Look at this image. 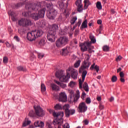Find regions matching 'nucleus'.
Here are the masks:
<instances>
[{"instance_id": "1", "label": "nucleus", "mask_w": 128, "mask_h": 128, "mask_svg": "<svg viewBox=\"0 0 128 128\" xmlns=\"http://www.w3.org/2000/svg\"><path fill=\"white\" fill-rule=\"evenodd\" d=\"M43 6H46L49 10L47 12L46 16L50 20H54L58 14V11L54 8V4L52 2H43Z\"/></svg>"}, {"instance_id": "2", "label": "nucleus", "mask_w": 128, "mask_h": 128, "mask_svg": "<svg viewBox=\"0 0 128 128\" xmlns=\"http://www.w3.org/2000/svg\"><path fill=\"white\" fill-rule=\"evenodd\" d=\"M66 72L67 74L66 75V76L64 77V78H66V80H64L63 82H68V80L70 78V76L72 78H74V80H76V78H78V70H76L73 68H68L66 70Z\"/></svg>"}, {"instance_id": "3", "label": "nucleus", "mask_w": 128, "mask_h": 128, "mask_svg": "<svg viewBox=\"0 0 128 128\" xmlns=\"http://www.w3.org/2000/svg\"><path fill=\"white\" fill-rule=\"evenodd\" d=\"M42 6V4L40 2H37L36 3L28 4H26V8L30 10H32L34 12L38 10V9Z\"/></svg>"}, {"instance_id": "4", "label": "nucleus", "mask_w": 128, "mask_h": 128, "mask_svg": "<svg viewBox=\"0 0 128 128\" xmlns=\"http://www.w3.org/2000/svg\"><path fill=\"white\" fill-rule=\"evenodd\" d=\"M68 42V38L66 36H62L60 37L56 41V46L57 48H62V46H66Z\"/></svg>"}, {"instance_id": "5", "label": "nucleus", "mask_w": 128, "mask_h": 128, "mask_svg": "<svg viewBox=\"0 0 128 128\" xmlns=\"http://www.w3.org/2000/svg\"><path fill=\"white\" fill-rule=\"evenodd\" d=\"M68 92L69 98L70 100L74 102H78V100L80 98V91H76V95H74V92L72 90H69Z\"/></svg>"}, {"instance_id": "6", "label": "nucleus", "mask_w": 128, "mask_h": 128, "mask_svg": "<svg viewBox=\"0 0 128 128\" xmlns=\"http://www.w3.org/2000/svg\"><path fill=\"white\" fill-rule=\"evenodd\" d=\"M34 108L36 116H39L40 118H42L43 116H44L46 112H44V110H43L42 107H40V106H34Z\"/></svg>"}, {"instance_id": "7", "label": "nucleus", "mask_w": 128, "mask_h": 128, "mask_svg": "<svg viewBox=\"0 0 128 128\" xmlns=\"http://www.w3.org/2000/svg\"><path fill=\"white\" fill-rule=\"evenodd\" d=\"M18 24L20 26H24L26 28L32 26V20L26 18H21L18 21Z\"/></svg>"}, {"instance_id": "8", "label": "nucleus", "mask_w": 128, "mask_h": 128, "mask_svg": "<svg viewBox=\"0 0 128 128\" xmlns=\"http://www.w3.org/2000/svg\"><path fill=\"white\" fill-rule=\"evenodd\" d=\"M88 110V106L84 102H80L78 106V112H86Z\"/></svg>"}, {"instance_id": "9", "label": "nucleus", "mask_w": 128, "mask_h": 128, "mask_svg": "<svg viewBox=\"0 0 128 128\" xmlns=\"http://www.w3.org/2000/svg\"><path fill=\"white\" fill-rule=\"evenodd\" d=\"M56 76L59 78L60 82H66L65 81H63L64 80H66V78H64V76H66L64 75V71L62 70H58L56 72Z\"/></svg>"}, {"instance_id": "10", "label": "nucleus", "mask_w": 128, "mask_h": 128, "mask_svg": "<svg viewBox=\"0 0 128 128\" xmlns=\"http://www.w3.org/2000/svg\"><path fill=\"white\" fill-rule=\"evenodd\" d=\"M26 38L30 42H34V40H36V33L34 31H32L31 32H29L27 34Z\"/></svg>"}, {"instance_id": "11", "label": "nucleus", "mask_w": 128, "mask_h": 128, "mask_svg": "<svg viewBox=\"0 0 128 128\" xmlns=\"http://www.w3.org/2000/svg\"><path fill=\"white\" fill-rule=\"evenodd\" d=\"M90 62H86V61H84L81 67L79 69V72L80 74L82 70H88V68H90Z\"/></svg>"}, {"instance_id": "12", "label": "nucleus", "mask_w": 128, "mask_h": 128, "mask_svg": "<svg viewBox=\"0 0 128 128\" xmlns=\"http://www.w3.org/2000/svg\"><path fill=\"white\" fill-rule=\"evenodd\" d=\"M47 38L50 42H56V34L49 31L47 34Z\"/></svg>"}, {"instance_id": "13", "label": "nucleus", "mask_w": 128, "mask_h": 128, "mask_svg": "<svg viewBox=\"0 0 128 128\" xmlns=\"http://www.w3.org/2000/svg\"><path fill=\"white\" fill-rule=\"evenodd\" d=\"M68 100L66 94L64 92H62L59 94L58 100L62 102H66Z\"/></svg>"}, {"instance_id": "14", "label": "nucleus", "mask_w": 128, "mask_h": 128, "mask_svg": "<svg viewBox=\"0 0 128 128\" xmlns=\"http://www.w3.org/2000/svg\"><path fill=\"white\" fill-rule=\"evenodd\" d=\"M76 6H77L78 12H82V0H77L76 2Z\"/></svg>"}, {"instance_id": "15", "label": "nucleus", "mask_w": 128, "mask_h": 128, "mask_svg": "<svg viewBox=\"0 0 128 128\" xmlns=\"http://www.w3.org/2000/svg\"><path fill=\"white\" fill-rule=\"evenodd\" d=\"M50 28L49 32H52L53 34H56V32L58 30V26L56 24H53L50 26Z\"/></svg>"}, {"instance_id": "16", "label": "nucleus", "mask_w": 128, "mask_h": 128, "mask_svg": "<svg viewBox=\"0 0 128 128\" xmlns=\"http://www.w3.org/2000/svg\"><path fill=\"white\" fill-rule=\"evenodd\" d=\"M52 116L54 118H58L60 117L59 120H62V118H64V112H56L54 111L53 112Z\"/></svg>"}, {"instance_id": "17", "label": "nucleus", "mask_w": 128, "mask_h": 128, "mask_svg": "<svg viewBox=\"0 0 128 128\" xmlns=\"http://www.w3.org/2000/svg\"><path fill=\"white\" fill-rule=\"evenodd\" d=\"M46 6H43L44 8L42 10H40L38 13L40 18H44V14L46 12Z\"/></svg>"}, {"instance_id": "18", "label": "nucleus", "mask_w": 128, "mask_h": 128, "mask_svg": "<svg viewBox=\"0 0 128 128\" xmlns=\"http://www.w3.org/2000/svg\"><path fill=\"white\" fill-rule=\"evenodd\" d=\"M75 113H76V110H74V109H73V110L68 109L65 112L66 116V118H70V116L74 114Z\"/></svg>"}, {"instance_id": "19", "label": "nucleus", "mask_w": 128, "mask_h": 128, "mask_svg": "<svg viewBox=\"0 0 128 128\" xmlns=\"http://www.w3.org/2000/svg\"><path fill=\"white\" fill-rule=\"evenodd\" d=\"M34 32L36 36V38H40L44 34V31L42 30H34Z\"/></svg>"}, {"instance_id": "20", "label": "nucleus", "mask_w": 128, "mask_h": 128, "mask_svg": "<svg viewBox=\"0 0 128 128\" xmlns=\"http://www.w3.org/2000/svg\"><path fill=\"white\" fill-rule=\"evenodd\" d=\"M30 17L33 18V20H38L40 18V16L38 13L36 12L32 13L30 14Z\"/></svg>"}, {"instance_id": "21", "label": "nucleus", "mask_w": 128, "mask_h": 128, "mask_svg": "<svg viewBox=\"0 0 128 128\" xmlns=\"http://www.w3.org/2000/svg\"><path fill=\"white\" fill-rule=\"evenodd\" d=\"M80 48L81 50L84 52H86L88 50V47H86V46L84 43H81L80 44Z\"/></svg>"}, {"instance_id": "22", "label": "nucleus", "mask_w": 128, "mask_h": 128, "mask_svg": "<svg viewBox=\"0 0 128 128\" xmlns=\"http://www.w3.org/2000/svg\"><path fill=\"white\" fill-rule=\"evenodd\" d=\"M94 68L96 70V72H98V71L100 70V66H98V65H96V63H94L93 64H92L90 68V70H92Z\"/></svg>"}, {"instance_id": "23", "label": "nucleus", "mask_w": 128, "mask_h": 128, "mask_svg": "<svg viewBox=\"0 0 128 128\" xmlns=\"http://www.w3.org/2000/svg\"><path fill=\"white\" fill-rule=\"evenodd\" d=\"M32 124V121L29 120L28 118H26L25 120H24V122L22 123V126L24 127V126H28V124Z\"/></svg>"}, {"instance_id": "24", "label": "nucleus", "mask_w": 128, "mask_h": 128, "mask_svg": "<svg viewBox=\"0 0 128 128\" xmlns=\"http://www.w3.org/2000/svg\"><path fill=\"white\" fill-rule=\"evenodd\" d=\"M54 82H55L56 84H58V86H60V88H66V84L64 83H62L56 80H54Z\"/></svg>"}, {"instance_id": "25", "label": "nucleus", "mask_w": 128, "mask_h": 128, "mask_svg": "<svg viewBox=\"0 0 128 128\" xmlns=\"http://www.w3.org/2000/svg\"><path fill=\"white\" fill-rule=\"evenodd\" d=\"M88 28V20H85L82 23L80 27V30H84V28Z\"/></svg>"}, {"instance_id": "26", "label": "nucleus", "mask_w": 128, "mask_h": 128, "mask_svg": "<svg viewBox=\"0 0 128 128\" xmlns=\"http://www.w3.org/2000/svg\"><path fill=\"white\" fill-rule=\"evenodd\" d=\"M53 124L54 126L58 124V128H62V122H60L58 120H55L53 121Z\"/></svg>"}, {"instance_id": "27", "label": "nucleus", "mask_w": 128, "mask_h": 128, "mask_svg": "<svg viewBox=\"0 0 128 128\" xmlns=\"http://www.w3.org/2000/svg\"><path fill=\"white\" fill-rule=\"evenodd\" d=\"M50 87L52 88V90H60V87L54 84H51Z\"/></svg>"}, {"instance_id": "28", "label": "nucleus", "mask_w": 128, "mask_h": 128, "mask_svg": "<svg viewBox=\"0 0 128 128\" xmlns=\"http://www.w3.org/2000/svg\"><path fill=\"white\" fill-rule=\"evenodd\" d=\"M8 14H10L11 16H12V22H16V20H18V18L14 16V12H8Z\"/></svg>"}, {"instance_id": "29", "label": "nucleus", "mask_w": 128, "mask_h": 128, "mask_svg": "<svg viewBox=\"0 0 128 128\" xmlns=\"http://www.w3.org/2000/svg\"><path fill=\"white\" fill-rule=\"evenodd\" d=\"M84 8L85 10H86V8H88L90 4V0H84Z\"/></svg>"}, {"instance_id": "30", "label": "nucleus", "mask_w": 128, "mask_h": 128, "mask_svg": "<svg viewBox=\"0 0 128 128\" xmlns=\"http://www.w3.org/2000/svg\"><path fill=\"white\" fill-rule=\"evenodd\" d=\"M30 118H34L35 116H36V111L34 112L32 110H30L28 114Z\"/></svg>"}, {"instance_id": "31", "label": "nucleus", "mask_w": 128, "mask_h": 128, "mask_svg": "<svg viewBox=\"0 0 128 128\" xmlns=\"http://www.w3.org/2000/svg\"><path fill=\"white\" fill-rule=\"evenodd\" d=\"M16 68L18 70H19V72H26V68L22 67V66H18Z\"/></svg>"}, {"instance_id": "32", "label": "nucleus", "mask_w": 128, "mask_h": 128, "mask_svg": "<svg viewBox=\"0 0 128 128\" xmlns=\"http://www.w3.org/2000/svg\"><path fill=\"white\" fill-rule=\"evenodd\" d=\"M86 74H88V72L86 70L83 71L82 74V82H84V79L86 78Z\"/></svg>"}, {"instance_id": "33", "label": "nucleus", "mask_w": 128, "mask_h": 128, "mask_svg": "<svg viewBox=\"0 0 128 128\" xmlns=\"http://www.w3.org/2000/svg\"><path fill=\"white\" fill-rule=\"evenodd\" d=\"M83 88L86 92H88V83L86 82H84V84Z\"/></svg>"}, {"instance_id": "34", "label": "nucleus", "mask_w": 128, "mask_h": 128, "mask_svg": "<svg viewBox=\"0 0 128 128\" xmlns=\"http://www.w3.org/2000/svg\"><path fill=\"white\" fill-rule=\"evenodd\" d=\"M90 40H91V41L90 42L91 44H96V38L94 37V36L92 35H90Z\"/></svg>"}, {"instance_id": "35", "label": "nucleus", "mask_w": 128, "mask_h": 128, "mask_svg": "<svg viewBox=\"0 0 128 128\" xmlns=\"http://www.w3.org/2000/svg\"><path fill=\"white\" fill-rule=\"evenodd\" d=\"M68 54V50L66 48L62 49V52H61V54H62V56H66Z\"/></svg>"}, {"instance_id": "36", "label": "nucleus", "mask_w": 128, "mask_h": 128, "mask_svg": "<svg viewBox=\"0 0 128 128\" xmlns=\"http://www.w3.org/2000/svg\"><path fill=\"white\" fill-rule=\"evenodd\" d=\"M40 88H41L42 92H46V86L43 83H42L41 86H40Z\"/></svg>"}, {"instance_id": "37", "label": "nucleus", "mask_w": 128, "mask_h": 128, "mask_svg": "<svg viewBox=\"0 0 128 128\" xmlns=\"http://www.w3.org/2000/svg\"><path fill=\"white\" fill-rule=\"evenodd\" d=\"M54 108L56 110H62V105H60V104H56Z\"/></svg>"}, {"instance_id": "38", "label": "nucleus", "mask_w": 128, "mask_h": 128, "mask_svg": "<svg viewBox=\"0 0 128 128\" xmlns=\"http://www.w3.org/2000/svg\"><path fill=\"white\" fill-rule=\"evenodd\" d=\"M96 6L98 10H100L102 8V3H100V2H96Z\"/></svg>"}, {"instance_id": "39", "label": "nucleus", "mask_w": 128, "mask_h": 128, "mask_svg": "<svg viewBox=\"0 0 128 128\" xmlns=\"http://www.w3.org/2000/svg\"><path fill=\"white\" fill-rule=\"evenodd\" d=\"M78 20V18H76V16H74L72 18V19L70 21V22L71 24H74V22H76V21Z\"/></svg>"}, {"instance_id": "40", "label": "nucleus", "mask_w": 128, "mask_h": 128, "mask_svg": "<svg viewBox=\"0 0 128 128\" xmlns=\"http://www.w3.org/2000/svg\"><path fill=\"white\" fill-rule=\"evenodd\" d=\"M68 108H70V104H64L62 108V109L65 110V112H66V110H68Z\"/></svg>"}, {"instance_id": "41", "label": "nucleus", "mask_w": 128, "mask_h": 128, "mask_svg": "<svg viewBox=\"0 0 128 128\" xmlns=\"http://www.w3.org/2000/svg\"><path fill=\"white\" fill-rule=\"evenodd\" d=\"M80 60H78L74 64V66L76 68H78L80 65Z\"/></svg>"}, {"instance_id": "42", "label": "nucleus", "mask_w": 128, "mask_h": 128, "mask_svg": "<svg viewBox=\"0 0 128 128\" xmlns=\"http://www.w3.org/2000/svg\"><path fill=\"white\" fill-rule=\"evenodd\" d=\"M102 50L104 52H109L110 51V47L106 45H105L103 46Z\"/></svg>"}, {"instance_id": "43", "label": "nucleus", "mask_w": 128, "mask_h": 128, "mask_svg": "<svg viewBox=\"0 0 128 128\" xmlns=\"http://www.w3.org/2000/svg\"><path fill=\"white\" fill-rule=\"evenodd\" d=\"M84 44H85V46H86V48H90V46H92V42H85Z\"/></svg>"}, {"instance_id": "44", "label": "nucleus", "mask_w": 128, "mask_h": 128, "mask_svg": "<svg viewBox=\"0 0 128 128\" xmlns=\"http://www.w3.org/2000/svg\"><path fill=\"white\" fill-rule=\"evenodd\" d=\"M118 80V77L116 76H113L112 78V82H116Z\"/></svg>"}, {"instance_id": "45", "label": "nucleus", "mask_w": 128, "mask_h": 128, "mask_svg": "<svg viewBox=\"0 0 128 128\" xmlns=\"http://www.w3.org/2000/svg\"><path fill=\"white\" fill-rule=\"evenodd\" d=\"M64 14L65 16V18H67L70 16V13H69V12H66V10H65L64 12Z\"/></svg>"}, {"instance_id": "46", "label": "nucleus", "mask_w": 128, "mask_h": 128, "mask_svg": "<svg viewBox=\"0 0 128 128\" xmlns=\"http://www.w3.org/2000/svg\"><path fill=\"white\" fill-rule=\"evenodd\" d=\"M8 58L6 56H4L3 58V62L4 64H8Z\"/></svg>"}, {"instance_id": "47", "label": "nucleus", "mask_w": 128, "mask_h": 128, "mask_svg": "<svg viewBox=\"0 0 128 128\" xmlns=\"http://www.w3.org/2000/svg\"><path fill=\"white\" fill-rule=\"evenodd\" d=\"M76 84V82L71 81L70 84H68V86H70V88H74Z\"/></svg>"}, {"instance_id": "48", "label": "nucleus", "mask_w": 128, "mask_h": 128, "mask_svg": "<svg viewBox=\"0 0 128 128\" xmlns=\"http://www.w3.org/2000/svg\"><path fill=\"white\" fill-rule=\"evenodd\" d=\"M22 3H18L15 5V8H20L22 6Z\"/></svg>"}, {"instance_id": "49", "label": "nucleus", "mask_w": 128, "mask_h": 128, "mask_svg": "<svg viewBox=\"0 0 128 128\" xmlns=\"http://www.w3.org/2000/svg\"><path fill=\"white\" fill-rule=\"evenodd\" d=\"M84 81H82V80L81 79L79 80V86H80V88H82V82Z\"/></svg>"}, {"instance_id": "50", "label": "nucleus", "mask_w": 128, "mask_h": 128, "mask_svg": "<svg viewBox=\"0 0 128 128\" xmlns=\"http://www.w3.org/2000/svg\"><path fill=\"white\" fill-rule=\"evenodd\" d=\"M6 45L7 48H10V46L14 48V44H10V43L8 42H6Z\"/></svg>"}, {"instance_id": "51", "label": "nucleus", "mask_w": 128, "mask_h": 128, "mask_svg": "<svg viewBox=\"0 0 128 128\" xmlns=\"http://www.w3.org/2000/svg\"><path fill=\"white\" fill-rule=\"evenodd\" d=\"M86 60L84 62H89L88 61L90 60V54H87L86 56Z\"/></svg>"}, {"instance_id": "52", "label": "nucleus", "mask_w": 128, "mask_h": 128, "mask_svg": "<svg viewBox=\"0 0 128 128\" xmlns=\"http://www.w3.org/2000/svg\"><path fill=\"white\" fill-rule=\"evenodd\" d=\"M122 60V56H119L116 58V62H120Z\"/></svg>"}, {"instance_id": "53", "label": "nucleus", "mask_w": 128, "mask_h": 128, "mask_svg": "<svg viewBox=\"0 0 128 128\" xmlns=\"http://www.w3.org/2000/svg\"><path fill=\"white\" fill-rule=\"evenodd\" d=\"M40 122L38 120L36 121L34 123V126H35V128H40Z\"/></svg>"}, {"instance_id": "54", "label": "nucleus", "mask_w": 128, "mask_h": 128, "mask_svg": "<svg viewBox=\"0 0 128 128\" xmlns=\"http://www.w3.org/2000/svg\"><path fill=\"white\" fill-rule=\"evenodd\" d=\"M58 5L59 8H61V9L64 8V3L63 2H59L58 3Z\"/></svg>"}, {"instance_id": "55", "label": "nucleus", "mask_w": 128, "mask_h": 128, "mask_svg": "<svg viewBox=\"0 0 128 128\" xmlns=\"http://www.w3.org/2000/svg\"><path fill=\"white\" fill-rule=\"evenodd\" d=\"M86 104H90L92 102V100H90V98H86Z\"/></svg>"}, {"instance_id": "56", "label": "nucleus", "mask_w": 128, "mask_h": 128, "mask_svg": "<svg viewBox=\"0 0 128 128\" xmlns=\"http://www.w3.org/2000/svg\"><path fill=\"white\" fill-rule=\"evenodd\" d=\"M14 38V40H16V42H20V38H18V36H15Z\"/></svg>"}, {"instance_id": "57", "label": "nucleus", "mask_w": 128, "mask_h": 128, "mask_svg": "<svg viewBox=\"0 0 128 128\" xmlns=\"http://www.w3.org/2000/svg\"><path fill=\"white\" fill-rule=\"evenodd\" d=\"M39 126V128H44V123L42 121H40V124H39V126Z\"/></svg>"}, {"instance_id": "58", "label": "nucleus", "mask_w": 128, "mask_h": 128, "mask_svg": "<svg viewBox=\"0 0 128 128\" xmlns=\"http://www.w3.org/2000/svg\"><path fill=\"white\" fill-rule=\"evenodd\" d=\"M18 32L20 34H24V30L22 28L18 29Z\"/></svg>"}, {"instance_id": "59", "label": "nucleus", "mask_w": 128, "mask_h": 128, "mask_svg": "<svg viewBox=\"0 0 128 128\" xmlns=\"http://www.w3.org/2000/svg\"><path fill=\"white\" fill-rule=\"evenodd\" d=\"M40 46H44V40H42L39 42Z\"/></svg>"}, {"instance_id": "60", "label": "nucleus", "mask_w": 128, "mask_h": 128, "mask_svg": "<svg viewBox=\"0 0 128 128\" xmlns=\"http://www.w3.org/2000/svg\"><path fill=\"white\" fill-rule=\"evenodd\" d=\"M38 58L40 59V58H44V54H38Z\"/></svg>"}, {"instance_id": "61", "label": "nucleus", "mask_w": 128, "mask_h": 128, "mask_svg": "<svg viewBox=\"0 0 128 128\" xmlns=\"http://www.w3.org/2000/svg\"><path fill=\"white\" fill-rule=\"evenodd\" d=\"M99 108L102 110H104V106L102 104H100Z\"/></svg>"}, {"instance_id": "62", "label": "nucleus", "mask_w": 128, "mask_h": 128, "mask_svg": "<svg viewBox=\"0 0 128 128\" xmlns=\"http://www.w3.org/2000/svg\"><path fill=\"white\" fill-rule=\"evenodd\" d=\"M64 128H70V125L68 124V123H66L64 126H63Z\"/></svg>"}, {"instance_id": "63", "label": "nucleus", "mask_w": 128, "mask_h": 128, "mask_svg": "<svg viewBox=\"0 0 128 128\" xmlns=\"http://www.w3.org/2000/svg\"><path fill=\"white\" fill-rule=\"evenodd\" d=\"M86 96V92H82V95L81 96V98H82V100H84V96Z\"/></svg>"}, {"instance_id": "64", "label": "nucleus", "mask_w": 128, "mask_h": 128, "mask_svg": "<svg viewBox=\"0 0 128 128\" xmlns=\"http://www.w3.org/2000/svg\"><path fill=\"white\" fill-rule=\"evenodd\" d=\"M120 78H124V73L123 72H120Z\"/></svg>"}]
</instances>
